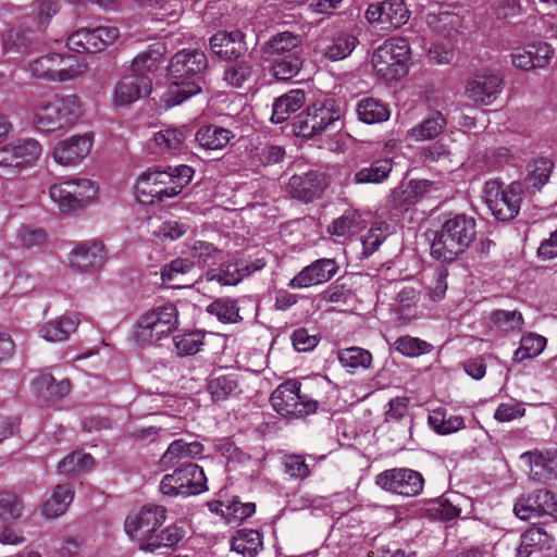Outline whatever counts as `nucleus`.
Returning a JSON list of instances; mask_svg holds the SVG:
<instances>
[{
	"label": "nucleus",
	"mask_w": 557,
	"mask_h": 557,
	"mask_svg": "<svg viewBox=\"0 0 557 557\" xmlns=\"http://www.w3.org/2000/svg\"><path fill=\"white\" fill-rule=\"evenodd\" d=\"M553 169L554 163L547 158L531 161L527 166V176L522 187L524 186L529 194L541 190L548 183Z\"/></svg>",
	"instance_id": "obj_31"
},
{
	"label": "nucleus",
	"mask_w": 557,
	"mask_h": 557,
	"mask_svg": "<svg viewBox=\"0 0 557 557\" xmlns=\"http://www.w3.org/2000/svg\"><path fill=\"white\" fill-rule=\"evenodd\" d=\"M513 512L521 520L554 516L557 512V498L544 488L522 494L515 503Z\"/></svg>",
	"instance_id": "obj_17"
},
{
	"label": "nucleus",
	"mask_w": 557,
	"mask_h": 557,
	"mask_svg": "<svg viewBox=\"0 0 557 557\" xmlns=\"http://www.w3.org/2000/svg\"><path fill=\"white\" fill-rule=\"evenodd\" d=\"M165 47L161 42H156L149 48L137 54L132 62V70L135 75H145L148 72H154L163 60Z\"/></svg>",
	"instance_id": "obj_38"
},
{
	"label": "nucleus",
	"mask_w": 557,
	"mask_h": 557,
	"mask_svg": "<svg viewBox=\"0 0 557 557\" xmlns=\"http://www.w3.org/2000/svg\"><path fill=\"white\" fill-rule=\"evenodd\" d=\"M491 321L504 333L520 332L524 320L518 310H495L491 313Z\"/></svg>",
	"instance_id": "obj_54"
},
{
	"label": "nucleus",
	"mask_w": 557,
	"mask_h": 557,
	"mask_svg": "<svg viewBox=\"0 0 557 557\" xmlns=\"http://www.w3.org/2000/svg\"><path fill=\"white\" fill-rule=\"evenodd\" d=\"M271 63V74L278 81H287L295 77L302 67L304 59L284 57L280 59H267Z\"/></svg>",
	"instance_id": "obj_56"
},
{
	"label": "nucleus",
	"mask_w": 557,
	"mask_h": 557,
	"mask_svg": "<svg viewBox=\"0 0 557 557\" xmlns=\"http://www.w3.org/2000/svg\"><path fill=\"white\" fill-rule=\"evenodd\" d=\"M78 324L76 315H62L45 323L39 334L47 342H62L76 331Z\"/></svg>",
	"instance_id": "obj_32"
},
{
	"label": "nucleus",
	"mask_w": 557,
	"mask_h": 557,
	"mask_svg": "<svg viewBox=\"0 0 557 557\" xmlns=\"http://www.w3.org/2000/svg\"><path fill=\"white\" fill-rule=\"evenodd\" d=\"M326 186L327 181L323 173L309 171L290 176L286 191L292 198L307 203L321 197Z\"/></svg>",
	"instance_id": "obj_19"
},
{
	"label": "nucleus",
	"mask_w": 557,
	"mask_h": 557,
	"mask_svg": "<svg viewBox=\"0 0 557 557\" xmlns=\"http://www.w3.org/2000/svg\"><path fill=\"white\" fill-rule=\"evenodd\" d=\"M194 174V170L187 165H180L170 171L148 170L137 181L136 190L139 195L149 199L143 202L156 203L164 199L177 196L186 186Z\"/></svg>",
	"instance_id": "obj_3"
},
{
	"label": "nucleus",
	"mask_w": 557,
	"mask_h": 557,
	"mask_svg": "<svg viewBox=\"0 0 557 557\" xmlns=\"http://www.w3.org/2000/svg\"><path fill=\"white\" fill-rule=\"evenodd\" d=\"M33 15L37 30L45 32L61 10L60 0H34Z\"/></svg>",
	"instance_id": "obj_48"
},
{
	"label": "nucleus",
	"mask_w": 557,
	"mask_h": 557,
	"mask_svg": "<svg viewBox=\"0 0 557 557\" xmlns=\"http://www.w3.org/2000/svg\"><path fill=\"white\" fill-rule=\"evenodd\" d=\"M205 333L201 331H193L176 335L173 338L177 356L187 357L196 355L203 346Z\"/></svg>",
	"instance_id": "obj_55"
},
{
	"label": "nucleus",
	"mask_w": 557,
	"mask_h": 557,
	"mask_svg": "<svg viewBox=\"0 0 557 557\" xmlns=\"http://www.w3.org/2000/svg\"><path fill=\"white\" fill-rule=\"evenodd\" d=\"M166 509L159 505H145L136 511L128 513L124 522L126 534L145 544L165 521Z\"/></svg>",
	"instance_id": "obj_12"
},
{
	"label": "nucleus",
	"mask_w": 557,
	"mask_h": 557,
	"mask_svg": "<svg viewBox=\"0 0 557 557\" xmlns=\"http://www.w3.org/2000/svg\"><path fill=\"white\" fill-rule=\"evenodd\" d=\"M200 91L201 86L197 82H175L171 84L168 90L162 95L161 102L165 109H170L181 104L183 101Z\"/></svg>",
	"instance_id": "obj_41"
},
{
	"label": "nucleus",
	"mask_w": 557,
	"mask_h": 557,
	"mask_svg": "<svg viewBox=\"0 0 557 557\" xmlns=\"http://www.w3.org/2000/svg\"><path fill=\"white\" fill-rule=\"evenodd\" d=\"M476 236L475 221L466 214L447 219L435 233L431 245V256L444 262L455 260L465 252Z\"/></svg>",
	"instance_id": "obj_2"
},
{
	"label": "nucleus",
	"mask_w": 557,
	"mask_h": 557,
	"mask_svg": "<svg viewBox=\"0 0 557 557\" xmlns=\"http://www.w3.org/2000/svg\"><path fill=\"white\" fill-rule=\"evenodd\" d=\"M357 114L366 124L382 123L389 117V110L385 103L374 98H364L357 104Z\"/></svg>",
	"instance_id": "obj_42"
},
{
	"label": "nucleus",
	"mask_w": 557,
	"mask_h": 557,
	"mask_svg": "<svg viewBox=\"0 0 557 557\" xmlns=\"http://www.w3.org/2000/svg\"><path fill=\"white\" fill-rule=\"evenodd\" d=\"M483 193L486 206L498 221L507 222L518 215L522 201V183L513 182L504 187L500 182L491 180L485 183Z\"/></svg>",
	"instance_id": "obj_6"
},
{
	"label": "nucleus",
	"mask_w": 557,
	"mask_h": 557,
	"mask_svg": "<svg viewBox=\"0 0 557 557\" xmlns=\"http://www.w3.org/2000/svg\"><path fill=\"white\" fill-rule=\"evenodd\" d=\"M428 422L441 435L451 434L465 428V421L461 416H448L444 408L431 410L428 416Z\"/></svg>",
	"instance_id": "obj_39"
},
{
	"label": "nucleus",
	"mask_w": 557,
	"mask_h": 557,
	"mask_svg": "<svg viewBox=\"0 0 557 557\" xmlns=\"http://www.w3.org/2000/svg\"><path fill=\"white\" fill-rule=\"evenodd\" d=\"M555 539L541 527H531L520 535V542L516 547V557H530L534 553H541L553 548Z\"/></svg>",
	"instance_id": "obj_26"
},
{
	"label": "nucleus",
	"mask_w": 557,
	"mask_h": 557,
	"mask_svg": "<svg viewBox=\"0 0 557 557\" xmlns=\"http://www.w3.org/2000/svg\"><path fill=\"white\" fill-rule=\"evenodd\" d=\"M418 301L419 292L411 286H406L396 294L395 301L393 304L394 310L400 313L404 318H410L411 310L416 308Z\"/></svg>",
	"instance_id": "obj_60"
},
{
	"label": "nucleus",
	"mask_w": 557,
	"mask_h": 557,
	"mask_svg": "<svg viewBox=\"0 0 557 557\" xmlns=\"http://www.w3.org/2000/svg\"><path fill=\"white\" fill-rule=\"evenodd\" d=\"M211 50L225 59L237 58L246 52L245 35L240 30L218 32L210 39Z\"/></svg>",
	"instance_id": "obj_27"
},
{
	"label": "nucleus",
	"mask_w": 557,
	"mask_h": 557,
	"mask_svg": "<svg viewBox=\"0 0 557 557\" xmlns=\"http://www.w3.org/2000/svg\"><path fill=\"white\" fill-rule=\"evenodd\" d=\"M28 71L36 78L62 83L83 75L87 71V63L59 53H47L34 60Z\"/></svg>",
	"instance_id": "obj_7"
},
{
	"label": "nucleus",
	"mask_w": 557,
	"mask_h": 557,
	"mask_svg": "<svg viewBox=\"0 0 557 557\" xmlns=\"http://www.w3.org/2000/svg\"><path fill=\"white\" fill-rule=\"evenodd\" d=\"M188 230L189 225L187 223L170 220L163 222L158 230L154 231V235L164 240H176L185 235Z\"/></svg>",
	"instance_id": "obj_62"
},
{
	"label": "nucleus",
	"mask_w": 557,
	"mask_h": 557,
	"mask_svg": "<svg viewBox=\"0 0 557 557\" xmlns=\"http://www.w3.org/2000/svg\"><path fill=\"white\" fill-rule=\"evenodd\" d=\"M530 466L529 476L536 482L557 479V450H534L521 455Z\"/></svg>",
	"instance_id": "obj_25"
},
{
	"label": "nucleus",
	"mask_w": 557,
	"mask_h": 557,
	"mask_svg": "<svg viewBox=\"0 0 557 557\" xmlns=\"http://www.w3.org/2000/svg\"><path fill=\"white\" fill-rule=\"evenodd\" d=\"M284 472L296 480H305L310 475L309 466L300 455H288L283 460Z\"/></svg>",
	"instance_id": "obj_61"
},
{
	"label": "nucleus",
	"mask_w": 557,
	"mask_h": 557,
	"mask_svg": "<svg viewBox=\"0 0 557 557\" xmlns=\"http://www.w3.org/2000/svg\"><path fill=\"white\" fill-rule=\"evenodd\" d=\"M446 126V120L438 111L432 112L421 123L407 131V138L414 141L431 140Z\"/></svg>",
	"instance_id": "obj_36"
},
{
	"label": "nucleus",
	"mask_w": 557,
	"mask_h": 557,
	"mask_svg": "<svg viewBox=\"0 0 557 557\" xmlns=\"http://www.w3.org/2000/svg\"><path fill=\"white\" fill-rule=\"evenodd\" d=\"M503 88V75L498 71L485 70L467 82L465 95L475 104L490 106L498 98Z\"/></svg>",
	"instance_id": "obj_15"
},
{
	"label": "nucleus",
	"mask_w": 557,
	"mask_h": 557,
	"mask_svg": "<svg viewBox=\"0 0 557 557\" xmlns=\"http://www.w3.org/2000/svg\"><path fill=\"white\" fill-rule=\"evenodd\" d=\"M253 75V66L250 61L240 60L228 64L223 74V79L227 86L240 88Z\"/></svg>",
	"instance_id": "obj_50"
},
{
	"label": "nucleus",
	"mask_w": 557,
	"mask_h": 557,
	"mask_svg": "<svg viewBox=\"0 0 557 557\" xmlns=\"http://www.w3.org/2000/svg\"><path fill=\"white\" fill-rule=\"evenodd\" d=\"M339 117L341 111L334 100L318 101L298 114L293 125L294 132L297 136L312 138L334 131Z\"/></svg>",
	"instance_id": "obj_4"
},
{
	"label": "nucleus",
	"mask_w": 557,
	"mask_h": 557,
	"mask_svg": "<svg viewBox=\"0 0 557 557\" xmlns=\"http://www.w3.org/2000/svg\"><path fill=\"white\" fill-rule=\"evenodd\" d=\"M306 102V94L301 89H293L276 98L273 103L271 121L285 122L292 113L298 111Z\"/></svg>",
	"instance_id": "obj_33"
},
{
	"label": "nucleus",
	"mask_w": 557,
	"mask_h": 557,
	"mask_svg": "<svg viewBox=\"0 0 557 557\" xmlns=\"http://www.w3.org/2000/svg\"><path fill=\"white\" fill-rule=\"evenodd\" d=\"M37 394L48 400L57 401L65 397L71 391V382L67 379L57 381L50 373H41L35 381Z\"/></svg>",
	"instance_id": "obj_34"
},
{
	"label": "nucleus",
	"mask_w": 557,
	"mask_h": 557,
	"mask_svg": "<svg viewBox=\"0 0 557 557\" xmlns=\"http://www.w3.org/2000/svg\"><path fill=\"white\" fill-rule=\"evenodd\" d=\"M337 358L343 367L350 369H368L372 363L371 352L356 346L341 349Z\"/></svg>",
	"instance_id": "obj_53"
},
{
	"label": "nucleus",
	"mask_w": 557,
	"mask_h": 557,
	"mask_svg": "<svg viewBox=\"0 0 557 557\" xmlns=\"http://www.w3.org/2000/svg\"><path fill=\"white\" fill-rule=\"evenodd\" d=\"M194 267V262L187 258H176L161 269L163 281H174L177 275L188 273Z\"/></svg>",
	"instance_id": "obj_64"
},
{
	"label": "nucleus",
	"mask_w": 557,
	"mask_h": 557,
	"mask_svg": "<svg viewBox=\"0 0 557 557\" xmlns=\"http://www.w3.org/2000/svg\"><path fill=\"white\" fill-rule=\"evenodd\" d=\"M207 391L214 403L224 401L242 393L236 374H218L210 377Z\"/></svg>",
	"instance_id": "obj_35"
},
{
	"label": "nucleus",
	"mask_w": 557,
	"mask_h": 557,
	"mask_svg": "<svg viewBox=\"0 0 557 557\" xmlns=\"http://www.w3.org/2000/svg\"><path fill=\"white\" fill-rule=\"evenodd\" d=\"M202 451L203 445L200 442L178 438L170 444L160 459V465L165 469L172 468L185 459L199 456Z\"/></svg>",
	"instance_id": "obj_30"
},
{
	"label": "nucleus",
	"mask_w": 557,
	"mask_h": 557,
	"mask_svg": "<svg viewBox=\"0 0 557 557\" xmlns=\"http://www.w3.org/2000/svg\"><path fill=\"white\" fill-rule=\"evenodd\" d=\"M117 38L119 29L113 26L82 27L70 34L66 46L75 52L97 53L114 44Z\"/></svg>",
	"instance_id": "obj_13"
},
{
	"label": "nucleus",
	"mask_w": 557,
	"mask_h": 557,
	"mask_svg": "<svg viewBox=\"0 0 557 557\" xmlns=\"http://www.w3.org/2000/svg\"><path fill=\"white\" fill-rule=\"evenodd\" d=\"M97 194V187L87 178H71L53 184L49 189L51 200L60 211L67 213L89 205Z\"/></svg>",
	"instance_id": "obj_10"
},
{
	"label": "nucleus",
	"mask_w": 557,
	"mask_h": 557,
	"mask_svg": "<svg viewBox=\"0 0 557 557\" xmlns=\"http://www.w3.org/2000/svg\"><path fill=\"white\" fill-rule=\"evenodd\" d=\"M94 458L91 455L83 451H74L63 458L58 465V471L64 475H75L91 469Z\"/></svg>",
	"instance_id": "obj_51"
},
{
	"label": "nucleus",
	"mask_w": 557,
	"mask_h": 557,
	"mask_svg": "<svg viewBox=\"0 0 557 557\" xmlns=\"http://www.w3.org/2000/svg\"><path fill=\"white\" fill-rule=\"evenodd\" d=\"M206 311L214 315L221 323H239L243 318L239 314L240 308L237 300L230 297L218 298L208 305Z\"/></svg>",
	"instance_id": "obj_43"
},
{
	"label": "nucleus",
	"mask_w": 557,
	"mask_h": 557,
	"mask_svg": "<svg viewBox=\"0 0 557 557\" xmlns=\"http://www.w3.org/2000/svg\"><path fill=\"white\" fill-rule=\"evenodd\" d=\"M364 16L371 25L391 29L405 25L409 21L410 12L404 0H384L369 4Z\"/></svg>",
	"instance_id": "obj_16"
},
{
	"label": "nucleus",
	"mask_w": 557,
	"mask_h": 557,
	"mask_svg": "<svg viewBox=\"0 0 557 557\" xmlns=\"http://www.w3.org/2000/svg\"><path fill=\"white\" fill-rule=\"evenodd\" d=\"M107 259L104 246L100 242L76 244L69 255L70 267L79 272H92L100 269Z\"/></svg>",
	"instance_id": "obj_21"
},
{
	"label": "nucleus",
	"mask_w": 557,
	"mask_h": 557,
	"mask_svg": "<svg viewBox=\"0 0 557 557\" xmlns=\"http://www.w3.org/2000/svg\"><path fill=\"white\" fill-rule=\"evenodd\" d=\"M20 169L39 159L42 152L41 145L33 139L25 138L12 143Z\"/></svg>",
	"instance_id": "obj_58"
},
{
	"label": "nucleus",
	"mask_w": 557,
	"mask_h": 557,
	"mask_svg": "<svg viewBox=\"0 0 557 557\" xmlns=\"http://www.w3.org/2000/svg\"><path fill=\"white\" fill-rule=\"evenodd\" d=\"M74 499V490L70 484H58L49 498L41 505V513L47 519L63 516Z\"/></svg>",
	"instance_id": "obj_29"
},
{
	"label": "nucleus",
	"mask_w": 557,
	"mask_h": 557,
	"mask_svg": "<svg viewBox=\"0 0 557 557\" xmlns=\"http://www.w3.org/2000/svg\"><path fill=\"white\" fill-rule=\"evenodd\" d=\"M448 271L444 267H440L434 271L433 281L429 286V297L433 301L443 299L447 292Z\"/></svg>",
	"instance_id": "obj_63"
},
{
	"label": "nucleus",
	"mask_w": 557,
	"mask_h": 557,
	"mask_svg": "<svg viewBox=\"0 0 557 557\" xmlns=\"http://www.w3.org/2000/svg\"><path fill=\"white\" fill-rule=\"evenodd\" d=\"M207 478L201 467L186 462L173 473L165 474L160 483V491L166 496H190L207 490Z\"/></svg>",
	"instance_id": "obj_11"
},
{
	"label": "nucleus",
	"mask_w": 557,
	"mask_h": 557,
	"mask_svg": "<svg viewBox=\"0 0 557 557\" xmlns=\"http://www.w3.org/2000/svg\"><path fill=\"white\" fill-rule=\"evenodd\" d=\"M363 227L361 215L357 211L347 210L343 215L334 220L329 227L331 235L338 237H350L359 233Z\"/></svg>",
	"instance_id": "obj_46"
},
{
	"label": "nucleus",
	"mask_w": 557,
	"mask_h": 557,
	"mask_svg": "<svg viewBox=\"0 0 557 557\" xmlns=\"http://www.w3.org/2000/svg\"><path fill=\"white\" fill-rule=\"evenodd\" d=\"M338 271V265L334 259L322 258L305 267L296 276H294L288 286L290 288H307L329 282Z\"/></svg>",
	"instance_id": "obj_22"
},
{
	"label": "nucleus",
	"mask_w": 557,
	"mask_h": 557,
	"mask_svg": "<svg viewBox=\"0 0 557 557\" xmlns=\"http://www.w3.org/2000/svg\"><path fill=\"white\" fill-rule=\"evenodd\" d=\"M185 536V531L177 525H169L159 533H153L148 537L145 544H139V548L153 552L161 547H173Z\"/></svg>",
	"instance_id": "obj_45"
},
{
	"label": "nucleus",
	"mask_w": 557,
	"mask_h": 557,
	"mask_svg": "<svg viewBox=\"0 0 557 557\" xmlns=\"http://www.w3.org/2000/svg\"><path fill=\"white\" fill-rule=\"evenodd\" d=\"M207 66L208 60L203 51L184 49L172 57L168 71L176 79L184 81L195 77L194 82L199 83V78Z\"/></svg>",
	"instance_id": "obj_18"
},
{
	"label": "nucleus",
	"mask_w": 557,
	"mask_h": 557,
	"mask_svg": "<svg viewBox=\"0 0 557 557\" xmlns=\"http://www.w3.org/2000/svg\"><path fill=\"white\" fill-rule=\"evenodd\" d=\"M410 57L409 41L403 37L387 39L372 55V64L381 76L398 79L407 74Z\"/></svg>",
	"instance_id": "obj_8"
},
{
	"label": "nucleus",
	"mask_w": 557,
	"mask_h": 557,
	"mask_svg": "<svg viewBox=\"0 0 557 557\" xmlns=\"http://www.w3.org/2000/svg\"><path fill=\"white\" fill-rule=\"evenodd\" d=\"M186 136L183 129L169 127L154 134L153 141L161 153L181 151Z\"/></svg>",
	"instance_id": "obj_49"
},
{
	"label": "nucleus",
	"mask_w": 557,
	"mask_h": 557,
	"mask_svg": "<svg viewBox=\"0 0 557 557\" xmlns=\"http://www.w3.org/2000/svg\"><path fill=\"white\" fill-rule=\"evenodd\" d=\"M393 348L400 355L408 358H416L433 350V346L430 343L410 335L398 337L393 343Z\"/></svg>",
	"instance_id": "obj_52"
},
{
	"label": "nucleus",
	"mask_w": 557,
	"mask_h": 557,
	"mask_svg": "<svg viewBox=\"0 0 557 557\" xmlns=\"http://www.w3.org/2000/svg\"><path fill=\"white\" fill-rule=\"evenodd\" d=\"M92 141L94 137L89 133L73 135L55 144L53 158L61 165H75L90 153Z\"/></svg>",
	"instance_id": "obj_20"
},
{
	"label": "nucleus",
	"mask_w": 557,
	"mask_h": 557,
	"mask_svg": "<svg viewBox=\"0 0 557 557\" xmlns=\"http://www.w3.org/2000/svg\"><path fill=\"white\" fill-rule=\"evenodd\" d=\"M231 546L238 554L255 557L262 548V536L257 530L243 529L233 536Z\"/></svg>",
	"instance_id": "obj_40"
},
{
	"label": "nucleus",
	"mask_w": 557,
	"mask_h": 557,
	"mask_svg": "<svg viewBox=\"0 0 557 557\" xmlns=\"http://www.w3.org/2000/svg\"><path fill=\"white\" fill-rule=\"evenodd\" d=\"M357 38L349 34L335 36L332 42L325 48L324 55L330 60H342L349 55L355 49Z\"/></svg>",
	"instance_id": "obj_59"
},
{
	"label": "nucleus",
	"mask_w": 557,
	"mask_h": 557,
	"mask_svg": "<svg viewBox=\"0 0 557 557\" xmlns=\"http://www.w3.org/2000/svg\"><path fill=\"white\" fill-rule=\"evenodd\" d=\"M23 500L13 493L0 492V522H14L22 518Z\"/></svg>",
	"instance_id": "obj_57"
},
{
	"label": "nucleus",
	"mask_w": 557,
	"mask_h": 557,
	"mask_svg": "<svg viewBox=\"0 0 557 557\" xmlns=\"http://www.w3.org/2000/svg\"><path fill=\"white\" fill-rule=\"evenodd\" d=\"M546 344V337L537 333L529 332L522 335L520 346L513 354V361L521 362L537 357L544 350Z\"/></svg>",
	"instance_id": "obj_47"
},
{
	"label": "nucleus",
	"mask_w": 557,
	"mask_h": 557,
	"mask_svg": "<svg viewBox=\"0 0 557 557\" xmlns=\"http://www.w3.org/2000/svg\"><path fill=\"white\" fill-rule=\"evenodd\" d=\"M273 409L283 417L299 418L315 412L318 401L296 380L280 384L271 395Z\"/></svg>",
	"instance_id": "obj_5"
},
{
	"label": "nucleus",
	"mask_w": 557,
	"mask_h": 557,
	"mask_svg": "<svg viewBox=\"0 0 557 557\" xmlns=\"http://www.w3.org/2000/svg\"><path fill=\"white\" fill-rule=\"evenodd\" d=\"M375 484L384 491L413 497L422 492L424 480L420 472L412 469L394 468L377 474Z\"/></svg>",
	"instance_id": "obj_14"
},
{
	"label": "nucleus",
	"mask_w": 557,
	"mask_h": 557,
	"mask_svg": "<svg viewBox=\"0 0 557 557\" xmlns=\"http://www.w3.org/2000/svg\"><path fill=\"white\" fill-rule=\"evenodd\" d=\"M264 267L265 262L263 259H256L251 262L240 260L235 263L224 264L220 272L213 275L212 278H215L221 285L234 286L256 271L262 270Z\"/></svg>",
	"instance_id": "obj_28"
},
{
	"label": "nucleus",
	"mask_w": 557,
	"mask_h": 557,
	"mask_svg": "<svg viewBox=\"0 0 557 557\" xmlns=\"http://www.w3.org/2000/svg\"><path fill=\"white\" fill-rule=\"evenodd\" d=\"M393 169L391 159H379L373 161L370 166L363 168L355 173L354 182L356 184H379L385 181Z\"/></svg>",
	"instance_id": "obj_44"
},
{
	"label": "nucleus",
	"mask_w": 557,
	"mask_h": 557,
	"mask_svg": "<svg viewBox=\"0 0 557 557\" xmlns=\"http://www.w3.org/2000/svg\"><path fill=\"white\" fill-rule=\"evenodd\" d=\"M178 326V310L165 304L145 312L138 320L135 336L143 343H154L173 333Z\"/></svg>",
	"instance_id": "obj_9"
},
{
	"label": "nucleus",
	"mask_w": 557,
	"mask_h": 557,
	"mask_svg": "<svg viewBox=\"0 0 557 557\" xmlns=\"http://www.w3.org/2000/svg\"><path fill=\"white\" fill-rule=\"evenodd\" d=\"M152 89V83L146 75H128L120 79L113 91L114 104L126 107L140 97L147 96Z\"/></svg>",
	"instance_id": "obj_23"
},
{
	"label": "nucleus",
	"mask_w": 557,
	"mask_h": 557,
	"mask_svg": "<svg viewBox=\"0 0 557 557\" xmlns=\"http://www.w3.org/2000/svg\"><path fill=\"white\" fill-rule=\"evenodd\" d=\"M84 115L77 95H54L32 107V123L40 132H63L74 127Z\"/></svg>",
	"instance_id": "obj_1"
},
{
	"label": "nucleus",
	"mask_w": 557,
	"mask_h": 557,
	"mask_svg": "<svg viewBox=\"0 0 557 557\" xmlns=\"http://www.w3.org/2000/svg\"><path fill=\"white\" fill-rule=\"evenodd\" d=\"M231 138V131L218 125L202 126L197 131L195 136L198 145L206 150L223 149L230 143Z\"/></svg>",
	"instance_id": "obj_37"
},
{
	"label": "nucleus",
	"mask_w": 557,
	"mask_h": 557,
	"mask_svg": "<svg viewBox=\"0 0 557 557\" xmlns=\"http://www.w3.org/2000/svg\"><path fill=\"white\" fill-rule=\"evenodd\" d=\"M304 37L292 32H281L273 35L262 47L267 59L284 57L301 58L304 51Z\"/></svg>",
	"instance_id": "obj_24"
}]
</instances>
